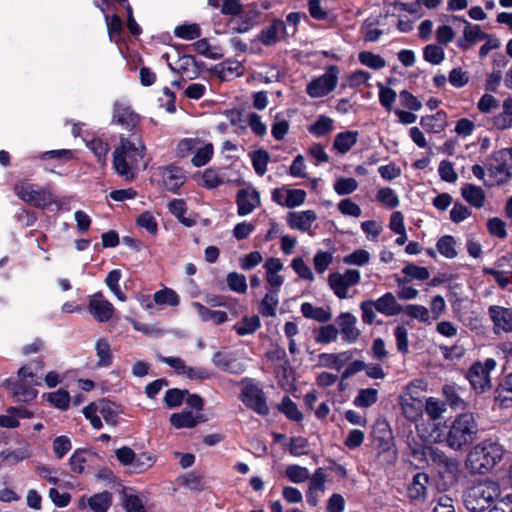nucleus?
Returning <instances> with one entry per match:
<instances>
[{"label": "nucleus", "instance_id": "10", "mask_svg": "<svg viewBox=\"0 0 512 512\" xmlns=\"http://www.w3.org/2000/svg\"><path fill=\"white\" fill-rule=\"evenodd\" d=\"M466 377L472 388L479 393L490 387V377L487 369L481 363H474L468 370Z\"/></svg>", "mask_w": 512, "mask_h": 512}, {"label": "nucleus", "instance_id": "8", "mask_svg": "<svg viewBox=\"0 0 512 512\" xmlns=\"http://www.w3.org/2000/svg\"><path fill=\"white\" fill-rule=\"evenodd\" d=\"M242 395V401L247 407L261 415L269 413V408L266 404V398L262 389L256 385L250 384L245 386L242 391Z\"/></svg>", "mask_w": 512, "mask_h": 512}, {"label": "nucleus", "instance_id": "49", "mask_svg": "<svg viewBox=\"0 0 512 512\" xmlns=\"http://www.w3.org/2000/svg\"><path fill=\"white\" fill-rule=\"evenodd\" d=\"M496 124L499 128L512 127V98L503 103V113L496 117Z\"/></svg>", "mask_w": 512, "mask_h": 512}, {"label": "nucleus", "instance_id": "19", "mask_svg": "<svg viewBox=\"0 0 512 512\" xmlns=\"http://www.w3.org/2000/svg\"><path fill=\"white\" fill-rule=\"evenodd\" d=\"M301 312L305 318L313 319L320 323H326L332 319V313L329 309L314 307L308 302L301 305Z\"/></svg>", "mask_w": 512, "mask_h": 512}, {"label": "nucleus", "instance_id": "48", "mask_svg": "<svg viewBox=\"0 0 512 512\" xmlns=\"http://www.w3.org/2000/svg\"><path fill=\"white\" fill-rule=\"evenodd\" d=\"M154 462L155 460L150 454L141 453L138 456H134L131 467L133 468L134 472L142 473L152 467Z\"/></svg>", "mask_w": 512, "mask_h": 512}, {"label": "nucleus", "instance_id": "15", "mask_svg": "<svg viewBox=\"0 0 512 512\" xmlns=\"http://www.w3.org/2000/svg\"><path fill=\"white\" fill-rule=\"evenodd\" d=\"M337 322L340 326V331L344 341L353 343L359 338L360 331L355 326L357 319L354 315L348 312L341 313Z\"/></svg>", "mask_w": 512, "mask_h": 512}, {"label": "nucleus", "instance_id": "64", "mask_svg": "<svg viewBox=\"0 0 512 512\" xmlns=\"http://www.w3.org/2000/svg\"><path fill=\"white\" fill-rule=\"evenodd\" d=\"M425 411L431 419L437 420L444 412V405L441 404L438 400L429 398L425 403Z\"/></svg>", "mask_w": 512, "mask_h": 512}, {"label": "nucleus", "instance_id": "9", "mask_svg": "<svg viewBox=\"0 0 512 512\" xmlns=\"http://www.w3.org/2000/svg\"><path fill=\"white\" fill-rule=\"evenodd\" d=\"M39 383L33 379H19L17 382L9 383L8 389L12 392V396L19 398L21 401H31L36 398L37 390L35 385Z\"/></svg>", "mask_w": 512, "mask_h": 512}, {"label": "nucleus", "instance_id": "45", "mask_svg": "<svg viewBox=\"0 0 512 512\" xmlns=\"http://www.w3.org/2000/svg\"><path fill=\"white\" fill-rule=\"evenodd\" d=\"M227 284L232 291L238 293H246L247 291L246 277L243 274L236 272L229 273L227 276Z\"/></svg>", "mask_w": 512, "mask_h": 512}, {"label": "nucleus", "instance_id": "13", "mask_svg": "<svg viewBox=\"0 0 512 512\" xmlns=\"http://www.w3.org/2000/svg\"><path fill=\"white\" fill-rule=\"evenodd\" d=\"M489 315L494 323V329L504 332H512V310L501 306H490Z\"/></svg>", "mask_w": 512, "mask_h": 512}, {"label": "nucleus", "instance_id": "24", "mask_svg": "<svg viewBox=\"0 0 512 512\" xmlns=\"http://www.w3.org/2000/svg\"><path fill=\"white\" fill-rule=\"evenodd\" d=\"M182 170L175 166H169L164 171V182L169 190H177L184 183Z\"/></svg>", "mask_w": 512, "mask_h": 512}, {"label": "nucleus", "instance_id": "32", "mask_svg": "<svg viewBox=\"0 0 512 512\" xmlns=\"http://www.w3.org/2000/svg\"><path fill=\"white\" fill-rule=\"evenodd\" d=\"M456 19L462 21L465 23V27L463 30V34L465 37H467V40L472 41L473 43L479 41V40H485L490 38V34H487L483 31H481L479 25H472L465 19H460L456 17Z\"/></svg>", "mask_w": 512, "mask_h": 512}, {"label": "nucleus", "instance_id": "56", "mask_svg": "<svg viewBox=\"0 0 512 512\" xmlns=\"http://www.w3.org/2000/svg\"><path fill=\"white\" fill-rule=\"evenodd\" d=\"M370 255L366 250L359 249L345 256L343 262L349 265H364L369 262Z\"/></svg>", "mask_w": 512, "mask_h": 512}, {"label": "nucleus", "instance_id": "53", "mask_svg": "<svg viewBox=\"0 0 512 512\" xmlns=\"http://www.w3.org/2000/svg\"><path fill=\"white\" fill-rule=\"evenodd\" d=\"M196 149L197 152L195 156L192 158V163L196 167L204 166L212 157L213 146L212 144H207L204 147Z\"/></svg>", "mask_w": 512, "mask_h": 512}, {"label": "nucleus", "instance_id": "26", "mask_svg": "<svg viewBox=\"0 0 512 512\" xmlns=\"http://www.w3.org/2000/svg\"><path fill=\"white\" fill-rule=\"evenodd\" d=\"M169 211L178 218V220L187 227H191L195 224V221L184 217L187 207L186 203L182 199H174L168 204Z\"/></svg>", "mask_w": 512, "mask_h": 512}, {"label": "nucleus", "instance_id": "29", "mask_svg": "<svg viewBox=\"0 0 512 512\" xmlns=\"http://www.w3.org/2000/svg\"><path fill=\"white\" fill-rule=\"evenodd\" d=\"M443 393L445 396L446 403L451 408L464 409L465 402L459 395L458 388L455 385H445L443 387Z\"/></svg>", "mask_w": 512, "mask_h": 512}, {"label": "nucleus", "instance_id": "2", "mask_svg": "<svg viewBox=\"0 0 512 512\" xmlns=\"http://www.w3.org/2000/svg\"><path fill=\"white\" fill-rule=\"evenodd\" d=\"M501 495L498 482L494 480L480 481L469 487L463 494V502L470 512H483L488 509Z\"/></svg>", "mask_w": 512, "mask_h": 512}, {"label": "nucleus", "instance_id": "28", "mask_svg": "<svg viewBox=\"0 0 512 512\" xmlns=\"http://www.w3.org/2000/svg\"><path fill=\"white\" fill-rule=\"evenodd\" d=\"M278 304L277 291L268 292L259 305V311L264 317L276 316V306Z\"/></svg>", "mask_w": 512, "mask_h": 512}, {"label": "nucleus", "instance_id": "47", "mask_svg": "<svg viewBox=\"0 0 512 512\" xmlns=\"http://www.w3.org/2000/svg\"><path fill=\"white\" fill-rule=\"evenodd\" d=\"M280 410L291 420H302V413L298 410L297 405L288 396L283 398L280 405Z\"/></svg>", "mask_w": 512, "mask_h": 512}, {"label": "nucleus", "instance_id": "5", "mask_svg": "<svg viewBox=\"0 0 512 512\" xmlns=\"http://www.w3.org/2000/svg\"><path fill=\"white\" fill-rule=\"evenodd\" d=\"M430 462L443 467L439 473L446 479L443 483L444 489L457 482V474L459 472V463L456 459L445 455L440 449L427 446V464Z\"/></svg>", "mask_w": 512, "mask_h": 512}, {"label": "nucleus", "instance_id": "60", "mask_svg": "<svg viewBox=\"0 0 512 512\" xmlns=\"http://www.w3.org/2000/svg\"><path fill=\"white\" fill-rule=\"evenodd\" d=\"M306 192L302 189H291L287 191L285 205L289 208L299 206L304 203Z\"/></svg>", "mask_w": 512, "mask_h": 512}, {"label": "nucleus", "instance_id": "38", "mask_svg": "<svg viewBox=\"0 0 512 512\" xmlns=\"http://www.w3.org/2000/svg\"><path fill=\"white\" fill-rule=\"evenodd\" d=\"M212 362L215 366L222 369L226 372H234L235 371V363L236 360L232 357L231 354H226L223 352H216L213 355Z\"/></svg>", "mask_w": 512, "mask_h": 512}, {"label": "nucleus", "instance_id": "39", "mask_svg": "<svg viewBox=\"0 0 512 512\" xmlns=\"http://www.w3.org/2000/svg\"><path fill=\"white\" fill-rule=\"evenodd\" d=\"M338 334V329L332 324L321 326L318 329V334L315 337V341L319 344H328L331 341L336 340Z\"/></svg>", "mask_w": 512, "mask_h": 512}, {"label": "nucleus", "instance_id": "23", "mask_svg": "<svg viewBox=\"0 0 512 512\" xmlns=\"http://www.w3.org/2000/svg\"><path fill=\"white\" fill-rule=\"evenodd\" d=\"M402 413L409 420H416L422 412V403L413 397L401 398Z\"/></svg>", "mask_w": 512, "mask_h": 512}, {"label": "nucleus", "instance_id": "42", "mask_svg": "<svg viewBox=\"0 0 512 512\" xmlns=\"http://www.w3.org/2000/svg\"><path fill=\"white\" fill-rule=\"evenodd\" d=\"M333 128V121L327 116H320L317 121L309 127V132L316 136H323Z\"/></svg>", "mask_w": 512, "mask_h": 512}, {"label": "nucleus", "instance_id": "3", "mask_svg": "<svg viewBox=\"0 0 512 512\" xmlns=\"http://www.w3.org/2000/svg\"><path fill=\"white\" fill-rule=\"evenodd\" d=\"M478 431V424L474 414L462 413L452 422L446 442L450 448L462 451L476 440Z\"/></svg>", "mask_w": 512, "mask_h": 512}, {"label": "nucleus", "instance_id": "21", "mask_svg": "<svg viewBox=\"0 0 512 512\" xmlns=\"http://www.w3.org/2000/svg\"><path fill=\"white\" fill-rule=\"evenodd\" d=\"M358 132L356 131H345L336 135L333 148L339 153H347L357 141Z\"/></svg>", "mask_w": 512, "mask_h": 512}, {"label": "nucleus", "instance_id": "34", "mask_svg": "<svg viewBox=\"0 0 512 512\" xmlns=\"http://www.w3.org/2000/svg\"><path fill=\"white\" fill-rule=\"evenodd\" d=\"M96 352L99 358L97 363L100 367H107L112 363V353L109 343L105 339L96 342Z\"/></svg>", "mask_w": 512, "mask_h": 512}, {"label": "nucleus", "instance_id": "25", "mask_svg": "<svg viewBox=\"0 0 512 512\" xmlns=\"http://www.w3.org/2000/svg\"><path fill=\"white\" fill-rule=\"evenodd\" d=\"M446 115L444 112L439 111L433 116L422 117L421 125L427 131L438 133L445 127Z\"/></svg>", "mask_w": 512, "mask_h": 512}, {"label": "nucleus", "instance_id": "36", "mask_svg": "<svg viewBox=\"0 0 512 512\" xmlns=\"http://www.w3.org/2000/svg\"><path fill=\"white\" fill-rule=\"evenodd\" d=\"M284 27L283 21H275L271 26L262 30L260 34V41L266 45L270 46L275 44L278 41L277 32L279 28Z\"/></svg>", "mask_w": 512, "mask_h": 512}, {"label": "nucleus", "instance_id": "59", "mask_svg": "<svg viewBox=\"0 0 512 512\" xmlns=\"http://www.w3.org/2000/svg\"><path fill=\"white\" fill-rule=\"evenodd\" d=\"M136 223L140 227L145 228L150 234L157 233V223L149 211L140 214L136 220Z\"/></svg>", "mask_w": 512, "mask_h": 512}, {"label": "nucleus", "instance_id": "51", "mask_svg": "<svg viewBox=\"0 0 512 512\" xmlns=\"http://www.w3.org/2000/svg\"><path fill=\"white\" fill-rule=\"evenodd\" d=\"M487 229L492 236L498 237L500 239H503L507 236L506 224L502 219L498 217L488 219Z\"/></svg>", "mask_w": 512, "mask_h": 512}, {"label": "nucleus", "instance_id": "44", "mask_svg": "<svg viewBox=\"0 0 512 512\" xmlns=\"http://www.w3.org/2000/svg\"><path fill=\"white\" fill-rule=\"evenodd\" d=\"M358 187V182L354 178H338L334 184V190L339 195H348L353 193Z\"/></svg>", "mask_w": 512, "mask_h": 512}, {"label": "nucleus", "instance_id": "52", "mask_svg": "<svg viewBox=\"0 0 512 512\" xmlns=\"http://www.w3.org/2000/svg\"><path fill=\"white\" fill-rule=\"evenodd\" d=\"M26 458H28V454L21 449L0 453V460L8 466H13Z\"/></svg>", "mask_w": 512, "mask_h": 512}, {"label": "nucleus", "instance_id": "58", "mask_svg": "<svg viewBox=\"0 0 512 512\" xmlns=\"http://www.w3.org/2000/svg\"><path fill=\"white\" fill-rule=\"evenodd\" d=\"M175 35L187 40H192L200 36V28L197 24L181 25L175 29Z\"/></svg>", "mask_w": 512, "mask_h": 512}, {"label": "nucleus", "instance_id": "16", "mask_svg": "<svg viewBox=\"0 0 512 512\" xmlns=\"http://www.w3.org/2000/svg\"><path fill=\"white\" fill-rule=\"evenodd\" d=\"M316 218V213L312 210L290 212L287 216V222L292 229L307 232L310 230Z\"/></svg>", "mask_w": 512, "mask_h": 512}, {"label": "nucleus", "instance_id": "27", "mask_svg": "<svg viewBox=\"0 0 512 512\" xmlns=\"http://www.w3.org/2000/svg\"><path fill=\"white\" fill-rule=\"evenodd\" d=\"M99 414L103 417L105 422L109 425L116 426L118 421L117 417L119 415V411L114 403L109 401L101 400L99 401Z\"/></svg>", "mask_w": 512, "mask_h": 512}, {"label": "nucleus", "instance_id": "35", "mask_svg": "<svg viewBox=\"0 0 512 512\" xmlns=\"http://www.w3.org/2000/svg\"><path fill=\"white\" fill-rule=\"evenodd\" d=\"M154 301L159 305L167 304L170 306H177L179 304V296L174 290L164 288L154 294Z\"/></svg>", "mask_w": 512, "mask_h": 512}, {"label": "nucleus", "instance_id": "14", "mask_svg": "<svg viewBox=\"0 0 512 512\" xmlns=\"http://www.w3.org/2000/svg\"><path fill=\"white\" fill-rule=\"evenodd\" d=\"M429 481L428 474L424 472L415 474L407 489L409 499L412 501H425Z\"/></svg>", "mask_w": 512, "mask_h": 512}, {"label": "nucleus", "instance_id": "30", "mask_svg": "<svg viewBox=\"0 0 512 512\" xmlns=\"http://www.w3.org/2000/svg\"><path fill=\"white\" fill-rule=\"evenodd\" d=\"M170 423L175 428H192L197 425V421L194 420V415L191 411L173 413L170 416Z\"/></svg>", "mask_w": 512, "mask_h": 512}, {"label": "nucleus", "instance_id": "22", "mask_svg": "<svg viewBox=\"0 0 512 512\" xmlns=\"http://www.w3.org/2000/svg\"><path fill=\"white\" fill-rule=\"evenodd\" d=\"M87 504L94 512H107L112 504V494L108 491L94 494L88 499Z\"/></svg>", "mask_w": 512, "mask_h": 512}, {"label": "nucleus", "instance_id": "31", "mask_svg": "<svg viewBox=\"0 0 512 512\" xmlns=\"http://www.w3.org/2000/svg\"><path fill=\"white\" fill-rule=\"evenodd\" d=\"M328 282L337 297L340 299L347 298V289L349 286L346 284L341 273H331L328 277Z\"/></svg>", "mask_w": 512, "mask_h": 512}, {"label": "nucleus", "instance_id": "61", "mask_svg": "<svg viewBox=\"0 0 512 512\" xmlns=\"http://www.w3.org/2000/svg\"><path fill=\"white\" fill-rule=\"evenodd\" d=\"M333 259V256L329 252H318L313 259L315 270L318 273H323L329 267Z\"/></svg>", "mask_w": 512, "mask_h": 512}, {"label": "nucleus", "instance_id": "4", "mask_svg": "<svg viewBox=\"0 0 512 512\" xmlns=\"http://www.w3.org/2000/svg\"><path fill=\"white\" fill-rule=\"evenodd\" d=\"M502 455L500 445L489 440L483 441L469 452L466 468L473 474H484L502 459Z\"/></svg>", "mask_w": 512, "mask_h": 512}, {"label": "nucleus", "instance_id": "46", "mask_svg": "<svg viewBox=\"0 0 512 512\" xmlns=\"http://www.w3.org/2000/svg\"><path fill=\"white\" fill-rule=\"evenodd\" d=\"M444 50L434 44L427 45L424 48V59L432 64H440L444 60Z\"/></svg>", "mask_w": 512, "mask_h": 512}, {"label": "nucleus", "instance_id": "11", "mask_svg": "<svg viewBox=\"0 0 512 512\" xmlns=\"http://www.w3.org/2000/svg\"><path fill=\"white\" fill-rule=\"evenodd\" d=\"M89 311L99 322H107L113 315L114 307L109 301L102 299L101 293H98L90 300Z\"/></svg>", "mask_w": 512, "mask_h": 512}, {"label": "nucleus", "instance_id": "43", "mask_svg": "<svg viewBox=\"0 0 512 512\" xmlns=\"http://www.w3.org/2000/svg\"><path fill=\"white\" fill-rule=\"evenodd\" d=\"M285 474L294 483H302L310 478L308 469L298 465L288 466Z\"/></svg>", "mask_w": 512, "mask_h": 512}, {"label": "nucleus", "instance_id": "37", "mask_svg": "<svg viewBox=\"0 0 512 512\" xmlns=\"http://www.w3.org/2000/svg\"><path fill=\"white\" fill-rule=\"evenodd\" d=\"M455 244L456 241L452 236L445 235L438 240L437 249L443 256L447 258H455L457 256Z\"/></svg>", "mask_w": 512, "mask_h": 512}, {"label": "nucleus", "instance_id": "50", "mask_svg": "<svg viewBox=\"0 0 512 512\" xmlns=\"http://www.w3.org/2000/svg\"><path fill=\"white\" fill-rule=\"evenodd\" d=\"M359 60L362 64L373 69H381L385 66V60L381 56L368 51L361 52Z\"/></svg>", "mask_w": 512, "mask_h": 512}, {"label": "nucleus", "instance_id": "20", "mask_svg": "<svg viewBox=\"0 0 512 512\" xmlns=\"http://www.w3.org/2000/svg\"><path fill=\"white\" fill-rule=\"evenodd\" d=\"M463 198L472 206L481 208L485 202V194L481 187L467 184L462 188Z\"/></svg>", "mask_w": 512, "mask_h": 512}, {"label": "nucleus", "instance_id": "7", "mask_svg": "<svg viewBox=\"0 0 512 512\" xmlns=\"http://www.w3.org/2000/svg\"><path fill=\"white\" fill-rule=\"evenodd\" d=\"M338 80V69L336 66H330L326 73L314 80L307 86V93L314 98L327 95L335 89Z\"/></svg>", "mask_w": 512, "mask_h": 512}, {"label": "nucleus", "instance_id": "1", "mask_svg": "<svg viewBox=\"0 0 512 512\" xmlns=\"http://www.w3.org/2000/svg\"><path fill=\"white\" fill-rule=\"evenodd\" d=\"M134 140L124 137L120 138V146L114 151V168L117 173L126 179H133L135 170L138 168L140 161L144 158L145 146L140 139Z\"/></svg>", "mask_w": 512, "mask_h": 512}, {"label": "nucleus", "instance_id": "55", "mask_svg": "<svg viewBox=\"0 0 512 512\" xmlns=\"http://www.w3.org/2000/svg\"><path fill=\"white\" fill-rule=\"evenodd\" d=\"M48 400L57 408L66 410L69 406L70 396L65 390H58L57 392L50 393Z\"/></svg>", "mask_w": 512, "mask_h": 512}, {"label": "nucleus", "instance_id": "62", "mask_svg": "<svg viewBox=\"0 0 512 512\" xmlns=\"http://www.w3.org/2000/svg\"><path fill=\"white\" fill-rule=\"evenodd\" d=\"M403 311H405V313L410 317L418 319L422 322H427L430 317L428 309L420 305H407Z\"/></svg>", "mask_w": 512, "mask_h": 512}, {"label": "nucleus", "instance_id": "17", "mask_svg": "<svg viewBox=\"0 0 512 512\" xmlns=\"http://www.w3.org/2000/svg\"><path fill=\"white\" fill-rule=\"evenodd\" d=\"M375 310L386 315L395 316L403 312L402 306L396 301L395 296L388 292L374 301Z\"/></svg>", "mask_w": 512, "mask_h": 512}, {"label": "nucleus", "instance_id": "6", "mask_svg": "<svg viewBox=\"0 0 512 512\" xmlns=\"http://www.w3.org/2000/svg\"><path fill=\"white\" fill-rule=\"evenodd\" d=\"M14 191L23 201L37 207L46 208L55 202L54 196L47 189H34L31 184H16Z\"/></svg>", "mask_w": 512, "mask_h": 512}, {"label": "nucleus", "instance_id": "63", "mask_svg": "<svg viewBox=\"0 0 512 512\" xmlns=\"http://www.w3.org/2000/svg\"><path fill=\"white\" fill-rule=\"evenodd\" d=\"M377 199L389 208H394L399 204L398 197L390 188H382L377 193Z\"/></svg>", "mask_w": 512, "mask_h": 512}, {"label": "nucleus", "instance_id": "57", "mask_svg": "<svg viewBox=\"0 0 512 512\" xmlns=\"http://www.w3.org/2000/svg\"><path fill=\"white\" fill-rule=\"evenodd\" d=\"M402 272L406 276H408L410 278H415V279H418V280H426L430 276V273H429L427 268L420 267V266H417L415 264H408V265H406L403 268Z\"/></svg>", "mask_w": 512, "mask_h": 512}, {"label": "nucleus", "instance_id": "18", "mask_svg": "<svg viewBox=\"0 0 512 512\" xmlns=\"http://www.w3.org/2000/svg\"><path fill=\"white\" fill-rule=\"evenodd\" d=\"M113 119L116 123L125 126L127 129L131 130L136 126L139 117L130 109V107L116 105L114 109Z\"/></svg>", "mask_w": 512, "mask_h": 512}, {"label": "nucleus", "instance_id": "33", "mask_svg": "<svg viewBox=\"0 0 512 512\" xmlns=\"http://www.w3.org/2000/svg\"><path fill=\"white\" fill-rule=\"evenodd\" d=\"M378 391L374 388L361 389L354 399V405L358 407H370L376 403Z\"/></svg>", "mask_w": 512, "mask_h": 512}, {"label": "nucleus", "instance_id": "41", "mask_svg": "<svg viewBox=\"0 0 512 512\" xmlns=\"http://www.w3.org/2000/svg\"><path fill=\"white\" fill-rule=\"evenodd\" d=\"M260 326V319L258 316L244 317L242 324L236 325L234 328L238 335L244 336L254 333Z\"/></svg>", "mask_w": 512, "mask_h": 512}, {"label": "nucleus", "instance_id": "54", "mask_svg": "<svg viewBox=\"0 0 512 512\" xmlns=\"http://www.w3.org/2000/svg\"><path fill=\"white\" fill-rule=\"evenodd\" d=\"M186 395H188V390L170 389L166 392L164 401L170 408L177 407L181 405Z\"/></svg>", "mask_w": 512, "mask_h": 512}, {"label": "nucleus", "instance_id": "12", "mask_svg": "<svg viewBox=\"0 0 512 512\" xmlns=\"http://www.w3.org/2000/svg\"><path fill=\"white\" fill-rule=\"evenodd\" d=\"M236 202L238 214L244 216L260 205V195L256 190L241 189L237 193Z\"/></svg>", "mask_w": 512, "mask_h": 512}, {"label": "nucleus", "instance_id": "40", "mask_svg": "<svg viewBox=\"0 0 512 512\" xmlns=\"http://www.w3.org/2000/svg\"><path fill=\"white\" fill-rule=\"evenodd\" d=\"M270 160V155L266 150H257L252 155L253 167L258 175H264L267 169V164Z\"/></svg>", "mask_w": 512, "mask_h": 512}]
</instances>
